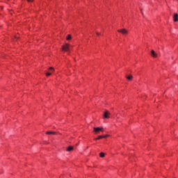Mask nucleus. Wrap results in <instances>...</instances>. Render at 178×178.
<instances>
[{
  "mask_svg": "<svg viewBox=\"0 0 178 178\" xmlns=\"http://www.w3.org/2000/svg\"><path fill=\"white\" fill-rule=\"evenodd\" d=\"M51 75V72H46V76H49Z\"/></svg>",
  "mask_w": 178,
  "mask_h": 178,
  "instance_id": "ddd939ff",
  "label": "nucleus"
},
{
  "mask_svg": "<svg viewBox=\"0 0 178 178\" xmlns=\"http://www.w3.org/2000/svg\"><path fill=\"white\" fill-rule=\"evenodd\" d=\"M118 31L123 35L128 34V31L126 29H118Z\"/></svg>",
  "mask_w": 178,
  "mask_h": 178,
  "instance_id": "7ed1b4c3",
  "label": "nucleus"
},
{
  "mask_svg": "<svg viewBox=\"0 0 178 178\" xmlns=\"http://www.w3.org/2000/svg\"><path fill=\"white\" fill-rule=\"evenodd\" d=\"M151 54H152V56L153 58H157L158 57V54L154 51V50H152Z\"/></svg>",
  "mask_w": 178,
  "mask_h": 178,
  "instance_id": "39448f33",
  "label": "nucleus"
},
{
  "mask_svg": "<svg viewBox=\"0 0 178 178\" xmlns=\"http://www.w3.org/2000/svg\"><path fill=\"white\" fill-rule=\"evenodd\" d=\"M96 34H97V35H101V33H99V32H97Z\"/></svg>",
  "mask_w": 178,
  "mask_h": 178,
  "instance_id": "dca6fc26",
  "label": "nucleus"
},
{
  "mask_svg": "<svg viewBox=\"0 0 178 178\" xmlns=\"http://www.w3.org/2000/svg\"><path fill=\"white\" fill-rule=\"evenodd\" d=\"M102 138H103V136H102V135H100L99 136H98V138H96L95 140H100Z\"/></svg>",
  "mask_w": 178,
  "mask_h": 178,
  "instance_id": "9d476101",
  "label": "nucleus"
},
{
  "mask_svg": "<svg viewBox=\"0 0 178 178\" xmlns=\"http://www.w3.org/2000/svg\"><path fill=\"white\" fill-rule=\"evenodd\" d=\"M49 70H53V72H54V70L52 67H50V68H49Z\"/></svg>",
  "mask_w": 178,
  "mask_h": 178,
  "instance_id": "2eb2a0df",
  "label": "nucleus"
},
{
  "mask_svg": "<svg viewBox=\"0 0 178 178\" xmlns=\"http://www.w3.org/2000/svg\"><path fill=\"white\" fill-rule=\"evenodd\" d=\"M126 78L129 80V81H131L133 79L132 75H129L128 76H126Z\"/></svg>",
  "mask_w": 178,
  "mask_h": 178,
  "instance_id": "1a4fd4ad",
  "label": "nucleus"
},
{
  "mask_svg": "<svg viewBox=\"0 0 178 178\" xmlns=\"http://www.w3.org/2000/svg\"><path fill=\"white\" fill-rule=\"evenodd\" d=\"M71 38H72V36H71L70 34H69V35H67V40H71Z\"/></svg>",
  "mask_w": 178,
  "mask_h": 178,
  "instance_id": "f8f14e48",
  "label": "nucleus"
},
{
  "mask_svg": "<svg viewBox=\"0 0 178 178\" xmlns=\"http://www.w3.org/2000/svg\"><path fill=\"white\" fill-rule=\"evenodd\" d=\"M174 21L175 22H178V13H175V15H174Z\"/></svg>",
  "mask_w": 178,
  "mask_h": 178,
  "instance_id": "423d86ee",
  "label": "nucleus"
},
{
  "mask_svg": "<svg viewBox=\"0 0 178 178\" xmlns=\"http://www.w3.org/2000/svg\"><path fill=\"white\" fill-rule=\"evenodd\" d=\"M108 136H109V135H102L103 138H106Z\"/></svg>",
  "mask_w": 178,
  "mask_h": 178,
  "instance_id": "4468645a",
  "label": "nucleus"
},
{
  "mask_svg": "<svg viewBox=\"0 0 178 178\" xmlns=\"http://www.w3.org/2000/svg\"><path fill=\"white\" fill-rule=\"evenodd\" d=\"M104 130V128L103 127H94V131L96 133V134H98L99 131H103Z\"/></svg>",
  "mask_w": 178,
  "mask_h": 178,
  "instance_id": "f03ea898",
  "label": "nucleus"
},
{
  "mask_svg": "<svg viewBox=\"0 0 178 178\" xmlns=\"http://www.w3.org/2000/svg\"><path fill=\"white\" fill-rule=\"evenodd\" d=\"M29 2H33V0H27Z\"/></svg>",
  "mask_w": 178,
  "mask_h": 178,
  "instance_id": "f3484780",
  "label": "nucleus"
},
{
  "mask_svg": "<svg viewBox=\"0 0 178 178\" xmlns=\"http://www.w3.org/2000/svg\"><path fill=\"white\" fill-rule=\"evenodd\" d=\"M70 45L68 43H65V44L62 46V49L64 51H69Z\"/></svg>",
  "mask_w": 178,
  "mask_h": 178,
  "instance_id": "f257e3e1",
  "label": "nucleus"
},
{
  "mask_svg": "<svg viewBox=\"0 0 178 178\" xmlns=\"http://www.w3.org/2000/svg\"><path fill=\"white\" fill-rule=\"evenodd\" d=\"M99 156H100L101 158H104V157L105 156L104 153H103V152L100 153Z\"/></svg>",
  "mask_w": 178,
  "mask_h": 178,
  "instance_id": "9b49d317",
  "label": "nucleus"
},
{
  "mask_svg": "<svg viewBox=\"0 0 178 178\" xmlns=\"http://www.w3.org/2000/svg\"><path fill=\"white\" fill-rule=\"evenodd\" d=\"M74 149L73 146H69L68 148L67 149V152H72Z\"/></svg>",
  "mask_w": 178,
  "mask_h": 178,
  "instance_id": "6e6552de",
  "label": "nucleus"
},
{
  "mask_svg": "<svg viewBox=\"0 0 178 178\" xmlns=\"http://www.w3.org/2000/svg\"><path fill=\"white\" fill-rule=\"evenodd\" d=\"M110 115V113H109V111H105V113H104V119H108V118H109V115Z\"/></svg>",
  "mask_w": 178,
  "mask_h": 178,
  "instance_id": "20e7f679",
  "label": "nucleus"
},
{
  "mask_svg": "<svg viewBox=\"0 0 178 178\" xmlns=\"http://www.w3.org/2000/svg\"><path fill=\"white\" fill-rule=\"evenodd\" d=\"M47 134H53V135H56L57 133L56 132H54L52 131H49L47 132H46Z\"/></svg>",
  "mask_w": 178,
  "mask_h": 178,
  "instance_id": "0eeeda50",
  "label": "nucleus"
}]
</instances>
